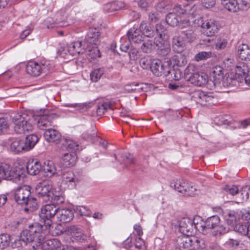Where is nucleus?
<instances>
[{
	"label": "nucleus",
	"instance_id": "obj_1",
	"mask_svg": "<svg viewBox=\"0 0 250 250\" xmlns=\"http://www.w3.org/2000/svg\"><path fill=\"white\" fill-rule=\"evenodd\" d=\"M50 229V227L41 222H35L30 225L28 229L22 231L21 237L25 242H35L36 247L41 245L42 250H74L72 247L63 245L57 239L47 240L42 243L49 233Z\"/></svg>",
	"mask_w": 250,
	"mask_h": 250
},
{
	"label": "nucleus",
	"instance_id": "obj_2",
	"mask_svg": "<svg viewBox=\"0 0 250 250\" xmlns=\"http://www.w3.org/2000/svg\"><path fill=\"white\" fill-rule=\"evenodd\" d=\"M195 227L203 234L211 233L213 235H217L226 232L225 227L217 215H213L208 218L205 221L196 224Z\"/></svg>",
	"mask_w": 250,
	"mask_h": 250
},
{
	"label": "nucleus",
	"instance_id": "obj_3",
	"mask_svg": "<svg viewBox=\"0 0 250 250\" xmlns=\"http://www.w3.org/2000/svg\"><path fill=\"white\" fill-rule=\"evenodd\" d=\"M25 176V170L23 167H14L5 163H0V181L1 180H20Z\"/></svg>",
	"mask_w": 250,
	"mask_h": 250
},
{
	"label": "nucleus",
	"instance_id": "obj_4",
	"mask_svg": "<svg viewBox=\"0 0 250 250\" xmlns=\"http://www.w3.org/2000/svg\"><path fill=\"white\" fill-rule=\"evenodd\" d=\"M140 47L141 50L145 53H150L156 47H158L159 53L162 56L167 55L170 51L169 45L165 42L159 41L156 37H155L154 41L149 40H144Z\"/></svg>",
	"mask_w": 250,
	"mask_h": 250
},
{
	"label": "nucleus",
	"instance_id": "obj_5",
	"mask_svg": "<svg viewBox=\"0 0 250 250\" xmlns=\"http://www.w3.org/2000/svg\"><path fill=\"white\" fill-rule=\"evenodd\" d=\"M195 25L201 27V32L205 36L212 37L218 31V23L214 19L201 17L194 21Z\"/></svg>",
	"mask_w": 250,
	"mask_h": 250
},
{
	"label": "nucleus",
	"instance_id": "obj_6",
	"mask_svg": "<svg viewBox=\"0 0 250 250\" xmlns=\"http://www.w3.org/2000/svg\"><path fill=\"white\" fill-rule=\"evenodd\" d=\"M190 234H185L178 237L177 242L180 249L183 248L193 249H203L205 247L203 240Z\"/></svg>",
	"mask_w": 250,
	"mask_h": 250
},
{
	"label": "nucleus",
	"instance_id": "obj_7",
	"mask_svg": "<svg viewBox=\"0 0 250 250\" xmlns=\"http://www.w3.org/2000/svg\"><path fill=\"white\" fill-rule=\"evenodd\" d=\"M13 122L14 130L18 134H24L33 130V126L26 113L16 114L13 117Z\"/></svg>",
	"mask_w": 250,
	"mask_h": 250
},
{
	"label": "nucleus",
	"instance_id": "obj_8",
	"mask_svg": "<svg viewBox=\"0 0 250 250\" xmlns=\"http://www.w3.org/2000/svg\"><path fill=\"white\" fill-rule=\"evenodd\" d=\"M57 211V208L53 204H47L43 206L41 209L39 215L40 222L51 228L52 225L51 219L56 215Z\"/></svg>",
	"mask_w": 250,
	"mask_h": 250
},
{
	"label": "nucleus",
	"instance_id": "obj_9",
	"mask_svg": "<svg viewBox=\"0 0 250 250\" xmlns=\"http://www.w3.org/2000/svg\"><path fill=\"white\" fill-rule=\"evenodd\" d=\"M191 98L196 103L203 105L214 104L216 100L211 93L201 90H195L191 93Z\"/></svg>",
	"mask_w": 250,
	"mask_h": 250
},
{
	"label": "nucleus",
	"instance_id": "obj_10",
	"mask_svg": "<svg viewBox=\"0 0 250 250\" xmlns=\"http://www.w3.org/2000/svg\"><path fill=\"white\" fill-rule=\"evenodd\" d=\"M81 183V179L71 171L64 172L62 176V184L69 189H74Z\"/></svg>",
	"mask_w": 250,
	"mask_h": 250
},
{
	"label": "nucleus",
	"instance_id": "obj_11",
	"mask_svg": "<svg viewBox=\"0 0 250 250\" xmlns=\"http://www.w3.org/2000/svg\"><path fill=\"white\" fill-rule=\"evenodd\" d=\"M49 69V63L46 62L44 63L30 62L26 67L27 73L33 76H38L42 72L46 73Z\"/></svg>",
	"mask_w": 250,
	"mask_h": 250
},
{
	"label": "nucleus",
	"instance_id": "obj_12",
	"mask_svg": "<svg viewBox=\"0 0 250 250\" xmlns=\"http://www.w3.org/2000/svg\"><path fill=\"white\" fill-rule=\"evenodd\" d=\"M57 117L56 114L50 113L48 111L44 110L42 115H37V126L42 130L45 131L52 125V120Z\"/></svg>",
	"mask_w": 250,
	"mask_h": 250
},
{
	"label": "nucleus",
	"instance_id": "obj_13",
	"mask_svg": "<svg viewBox=\"0 0 250 250\" xmlns=\"http://www.w3.org/2000/svg\"><path fill=\"white\" fill-rule=\"evenodd\" d=\"M52 187L48 182L43 181L39 183L36 187V192L41 196H46L51 200H55L59 195H54L52 191Z\"/></svg>",
	"mask_w": 250,
	"mask_h": 250
},
{
	"label": "nucleus",
	"instance_id": "obj_14",
	"mask_svg": "<svg viewBox=\"0 0 250 250\" xmlns=\"http://www.w3.org/2000/svg\"><path fill=\"white\" fill-rule=\"evenodd\" d=\"M196 218L192 220L188 217H184L182 218L179 221L180 231L181 233L186 234L192 235L194 230H197L195 227V225L199 223L196 222Z\"/></svg>",
	"mask_w": 250,
	"mask_h": 250
},
{
	"label": "nucleus",
	"instance_id": "obj_15",
	"mask_svg": "<svg viewBox=\"0 0 250 250\" xmlns=\"http://www.w3.org/2000/svg\"><path fill=\"white\" fill-rule=\"evenodd\" d=\"M31 192L29 187L24 186L17 188L15 193V200L16 202L23 205L30 197Z\"/></svg>",
	"mask_w": 250,
	"mask_h": 250
},
{
	"label": "nucleus",
	"instance_id": "obj_16",
	"mask_svg": "<svg viewBox=\"0 0 250 250\" xmlns=\"http://www.w3.org/2000/svg\"><path fill=\"white\" fill-rule=\"evenodd\" d=\"M60 153H62L65 151L75 152L79 150V145L76 142L70 139H64L57 146Z\"/></svg>",
	"mask_w": 250,
	"mask_h": 250
},
{
	"label": "nucleus",
	"instance_id": "obj_17",
	"mask_svg": "<svg viewBox=\"0 0 250 250\" xmlns=\"http://www.w3.org/2000/svg\"><path fill=\"white\" fill-rule=\"evenodd\" d=\"M208 80V76L204 72H196L188 78V81L191 83L199 86L207 84Z\"/></svg>",
	"mask_w": 250,
	"mask_h": 250
},
{
	"label": "nucleus",
	"instance_id": "obj_18",
	"mask_svg": "<svg viewBox=\"0 0 250 250\" xmlns=\"http://www.w3.org/2000/svg\"><path fill=\"white\" fill-rule=\"evenodd\" d=\"M152 72L154 75L159 76L162 74H166L167 72H169V67L168 66V62H167L166 64L162 63L160 60H157L152 64L151 67Z\"/></svg>",
	"mask_w": 250,
	"mask_h": 250
},
{
	"label": "nucleus",
	"instance_id": "obj_19",
	"mask_svg": "<svg viewBox=\"0 0 250 250\" xmlns=\"http://www.w3.org/2000/svg\"><path fill=\"white\" fill-rule=\"evenodd\" d=\"M100 33L95 28H90L87 33L85 38L86 45H97L99 41Z\"/></svg>",
	"mask_w": 250,
	"mask_h": 250
},
{
	"label": "nucleus",
	"instance_id": "obj_20",
	"mask_svg": "<svg viewBox=\"0 0 250 250\" xmlns=\"http://www.w3.org/2000/svg\"><path fill=\"white\" fill-rule=\"evenodd\" d=\"M61 164L64 167L73 166L77 160V155L75 152H63Z\"/></svg>",
	"mask_w": 250,
	"mask_h": 250
},
{
	"label": "nucleus",
	"instance_id": "obj_21",
	"mask_svg": "<svg viewBox=\"0 0 250 250\" xmlns=\"http://www.w3.org/2000/svg\"><path fill=\"white\" fill-rule=\"evenodd\" d=\"M174 12L176 13V15L179 17L182 15L186 14L187 12L188 11V17H191L192 18L194 17L196 14H195L197 10V7L194 6L191 8H190L189 6H182L181 5H179L175 6L174 8Z\"/></svg>",
	"mask_w": 250,
	"mask_h": 250
},
{
	"label": "nucleus",
	"instance_id": "obj_22",
	"mask_svg": "<svg viewBox=\"0 0 250 250\" xmlns=\"http://www.w3.org/2000/svg\"><path fill=\"white\" fill-rule=\"evenodd\" d=\"M57 212L56 216L58 220L62 223L69 222L73 218V213L71 209L57 208Z\"/></svg>",
	"mask_w": 250,
	"mask_h": 250
},
{
	"label": "nucleus",
	"instance_id": "obj_23",
	"mask_svg": "<svg viewBox=\"0 0 250 250\" xmlns=\"http://www.w3.org/2000/svg\"><path fill=\"white\" fill-rule=\"evenodd\" d=\"M44 136L47 141L58 144L61 138V134L55 129L48 128L44 132Z\"/></svg>",
	"mask_w": 250,
	"mask_h": 250
},
{
	"label": "nucleus",
	"instance_id": "obj_24",
	"mask_svg": "<svg viewBox=\"0 0 250 250\" xmlns=\"http://www.w3.org/2000/svg\"><path fill=\"white\" fill-rule=\"evenodd\" d=\"M66 49L68 53L71 56L83 53L85 49L82 47V42L79 41L71 42L66 44Z\"/></svg>",
	"mask_w": 250,
	"mask_h": 250
},
{
	"label": "nucleus",
	"instance_id": "obj_25",
	"mask_svg": "<svg viewBox=\"0 0 250 250\" xmlns=\"http://www.w3.org/2000/svg\"><path fill=\"white\" fill-rule=\"evenodd\" d=\"M129 41L135 44H139L142 42V35L140 34V30L133 27L130 28L127 33Z\"/></svg>",
	"mask_w": 250,
	"mask_h": 250
},
{
	"label": "nucleus",
	"instance_id": "obj_26",
	"mask_svg": "<svg viewBox=\"0 0 250 250\" xmlns=\"http://www.w3.org/2000/svg\"><path fill=\"white\" fill-rule=\"evenodd\" d=\"M235 72V78L238 81H241L243 80V77L249 73L248 65L243 62L238 63L234 67Z\"/></svg>",
	"mask_w": 250,
	"mask_h": 250
},
{
	"label": "nucleus",
	"instance_id": "obj_27",
	"mask_svg": "<svg viewBox=\"0 0 250 250\" xmlns=\"http://www.w3.org/2000/svg\"><path fill=\"white\" fill-rule=\"evenodd\" d=\"M71 237L76 241L83 242L86 239V236L84 235L81 229L76 226H71L68 229Z\"/></svg>",
	"mask_w": 250,
	"mask_h": 250
},
{
	"label": "nucleus",
	"instance_id": "obj_28",
	"mask_svg": "<svg viewBox=\"0 0 250 250\" xmlns=\"http://www.w3.org/2000/svg\"><path fill=\"white\" fill-rule=\"evenodd\" d=\"M10 149L12 151L16 153L27 152L25 144L23 140L21 139L13 140L10 144Z\"/></svg>",
	"mask_w": 250,
	"mask_h": 250
},
{
	"label": "nucleus",
	"instance_id": "obj_29",
	"mask_svg": "<svg viewBox=\"0 0 250 250\" xmlns=\"http://www.w3.org/2000/svg\"><path fill=\"white\" fill-rule=\"evenodd\" d=\"M183 36H175L172 41V47L174 50L178 53L182 52L186 46L185 41Z\"/></svg>",
	"mask_w": 250,
	"mask_h": 250
},
{
	"label": "nucleus",
	"instance_id": "obj_30",
	"mask_svg": "<svg viewBox=\"0 0 250 250\" xmlns=\"http://www.w3.org/2000/svg\"><path fill=\"white\" fill-rule=\"evenodd\" d=\"M223 71L222 68L218 66L213 68L210 74V80L214 83V85L216 86L220 83L223 78Z\"/></svg>",
	"mask_w": 250,
	"mask_h": 250
},
{
	"label": "nucleus",
	"instance_id": "obj_31",
	"mask_svg": "<svg viewBox=\"0 0 250 250\" xmlns=\"http://www.w3.org/2000/svg\"><path fill=\"white\" fill-rule=\"evenodd\" d=\"M238 55L242 60H250V48L246 44H242L238 46Z\"/></svg>",
	"mask_w": 250,
	"mask_h": 250
},
{
	"label": "nucleus",
	"instance_id": "obj_32",
	"mask_svg": "<svg viewBox=\"0 0 250 250\" xmlns=\"http://www.w3.org/2000/svg\"><path fill=\"white\" fill-rule=\"evenodd\" d=\"M86 45L87 47L84 52H86L87 58L88 60L96 59L101 57L100 51L96 45Z\"/></svg>",
	"mask_w": 250,
	"mask_h": 250
},
{
	"label": "nucleus",
	"instance_id": "obj_33",
	"mask_svg": "<svg viewBox=\"0 0 250 250\" xmlns=\"http://www.w3.org/2000/svg\"><path fill=\"white\" fill-rule=\"evenodd\" d=\"M169 62L170 64L173 66L176 65L180 67L184 66L187 63L186 56L182 54L173 56L169 60Z\"/></svg>",
	"mask_w": 250,
	"mask_h": 250
},
{
	"label": "nucleus",
	"instance_id": "obj_34",
	"mask_svg": "<svg viewBox=\"0 0 250 250\" xmlns=\"http://www.w3.org/2000/svg\"><path fill=\"white\" fill-rule=\"evenodd\" d=\"M41 164L37 161H32L28 163L26 169L30 175H36L39 174L41 170Z\"/></svg>",
	"mask_w": 250,
	"mask_h": 250
},
{
	"label": "nucleus",
	"instance_id": "obj_35",
	"mask_svg": "<svg viewBox=\"0 0 250 250\" xmlns=\"http://www.w3.org/2000/svg\"><path fill=\"white\" fill-rule=\"evenodd\" d=\"M42 170L45 175L48 177H51L57 174L54 164L50 161L44 163V165L42 166Z\"/></svg>",
	"mask_w": 250,
	"mask_h": 250
},
{
	"label": "nucleus",
	"instance_id": "obj_36",
	"mask_svg": "<svg viewBox=\"0 0 250 250\" xmlns=\"http://www.w3.org/2000/svg\"><path fill=\"white\" fill-rule=\"evenodd\" d=\"M139 30L140 32L146 37L151 38L155 35V32L153 30L149 24L142 21L140 25Z\"/></svg>",
	"mask_w": 250,
	"mask_h": 250
},
{
	"label": "nucleus",
	"instance_id": "obj_37",
	"mask_svg": "<svg viewBox=\"0 0 250 250\" xmlns=\"http://www.w3.org/2000/svg\"><path fill=\"white\" fill-rule=\"evenodd\" d=\"M23 141L24 144H25L26 151H28L35 146L39 141V138L37 135L33 134L27 136L25 139L23 140Z\"/></svg>",
	"mask_w": 250,
	"mask_h": 250
},
{
	"label": "nucleus",
	"instance_id": "obj_38",
	"mask_svg": "<svg viewBox=\"0 0 250 250\" xmlns=\"http://www.w3.org/2000/svg\"><path fill=\"white\" fill-rule=\"evenodd\" d=\"M146 86L144 83H131L127 84L125 86V90L128 93L132 92H141L144 90L145 87Z\"/></svg>",
	"mask_w": 250,
	"mask_h": 250
},
{
	"label": "nucleus",
	"instance_id": "obj_39",
	"mask_svg": "<svg viewBox=\"0 0 250 250\" xmlns=\"http://www.w3.org/2000/svg\"><path fill=\"white\" fill-rule=\"evenodd\" d=\"M23 205L26 206L25 208V210H29L31 212L36 210L38 207L36 199L31 196H30L27 199V202L24 203Z\"/></svg>",
	"mask_w": 250,
	"mask_h": 250
},
{
	"label": "nucleus",
	"instance_id": "obj_40",
	"mask_svg": "<svg viewBox=\"0 0 250 250\" xmlns=\"http://www.w3.org/2000/svg\"><path fill=\"white\" fill-rule=\"evenodd\" d=\"M111 106V103L109 101H106L99 103L97 107L96 113L98 116L103 115Z\"/></svg>",
	"mask_w": 250,
	"mask_h": 250
},
{
	"label": "nucleus",
	"instance_id": "obj_41",
	"mask_svg": "<svg viewBox=\"0 0 250 250\" xmlns=\"http://www.w3.org/2000/svg\"><path fill=\"white\" fill-rule=\"evenodd\" d=\"M166 20L168 24L175 26L178 25L180 18L176 15L175 12H170L166 16Z\"/></svg>",
	"mask_w": 250,
	"mask_h": 250
},
{
	"label": "nucleus",
	"instance_id": "obj_42",
	"mask_svg": "<svg viewBox=\"0 0 250 250\" xmlns=\"http://www.w3.org/2000/svg\"><path fill=\"white\" fill-rule=\"evenodd\" d=\"M187 183L184 180H176L171 183L172 186L177 190L179 192H183L184 190H186V186Z\"/></svg>",
	"mask_w": 250,
	"mask_h": 250
},
{
	"label": "nucleus",
	"instance_id": "obj_43",
	"mask_svg": "<svg viewBox=\"0 0 250 250\" xmlns=\"http://www.w3.org/2000/svg\"><path fill=\"white\" fill-rule=\"evenodd\" d=\"M104 73L103 68H100L94 69L90 74V79L93 82H98Z\"/></svg>",
	"mask_w": 250,
	"mask_h": 250
},
{
	"label": "nucleus",
	"instance_id": "obj_44",
	"mask_svg": "<svg viewBox=\"0 0 250 250\" xmlns=\"http://www.w3.org/2000/svg\"><path fill=\"white\" fill-rule=\"evenodd\" d=\"M239 3L236 0H232L225 4V8L232 12H236L240 10Z\"/></svg>",
	"mask_w": 250,
	"mask_h": 250
},
{
	"label": "nucleus",
	"instance_id": "obj_45",
	"mask_svg": "<svg viewBox=\"0 0 250 250\" xmlns=\"http://www.w3.org/2000/svg\"><path fill=\"white\" fill-rule=\"evenodd\" d=\"M92 103L84 104H66L64 106L68 107L74 108L76 110L86 109L92 106Z\"/></svg>",
	"mask_w": 250,
	"mask_h": 250
},
{
	"label": "nucleus",
	"instance_id": "obj_46",
	"mask_svg": "<svg viewBox=\"0 0 250 250\" xmlns=\"http://www.w3.org/2000/svg\"><path fill=\"white\" fill-rule=\"evenodd\" d=\"M225 220L227 223L233 226L236 220V216L234 211H227L225 214Z\"/></svg>",
	"mask_w": 250,
	"mask_h": 250
},
{
	"label": "nucleus",
	"instance_id": "obj_47",
	"mask_svg": "<svg viewBox=\"0 0 250 250\" xmlns=\"http://www.w3.org/2000/svg\"><path fill=\"white\" fill-rule=\"evenodd\" d=\"M228 44L226 39L218 38L214 40V46L215 49L221 50L224 49Z\"/></svg>",
	"mask_w": 250,
	"mask_h": 250
},
{
	"label": "nucleus",
	"instance_id": "obj_48",
	"mask_svg": "<svg viewBox=\"0 0 250 250\" xmlns=\"http://www.w3.org/2000/svg\"><path fill=\"white\" fill-rule=\"evenodd\" d=\"M10 242V236L7 234L0 235V249H4L9 246Z\"/></svg>",
	"mask_w": 250,
	"mask_h": 250
},
{
	"label": "nucleus",
	"instance_id": "obj_49",
	"mask_svg": "<svg viewBox=\"0 0 250 250\" xmlns=\"http://www.w3.org/2000/svg\"><path fill=\"white\" fill-rule=\"evenodd\" d=\"M29 242L23 241L20 236V239L15 240L12 243L11 246L13 249L15 250H22L24 246H25Z\"/></svg>",
	"mask_w": 250,
	"mask_h": 250
},
{
	"label": "nucleus",
	"instance_id": "obj_50",
	"mask_svg": "<svg viewBox=\"0 0 250 250\" xmlns=\"http://www.w3.org/2000/svg\"><path fill=\"white\" fill-rule=\"evenodd\" d=\"M240 195V198L242 201L247 200L249 197V193L250 192V186H246L242 188V189L239 191Z\"/></svg>",
	"mask_w": 250,
	"mask_h": 250
},
{
	"label": "nucleus",
	"instance_id": "obj_51",
	"mask_svg": "<svg viewBox=\"0 0 250 250\" xmlns=\"http://www.w3.org/2000/svg\"><path fill=\"white\" fill-rule=\"evenodd\" d=\"M171 75V78L175 81H178L181 78L182 72L181 70L177 69H170L169 68V72H167L166 75Z\"/></svg>",
	"mask_w": 250,
	"mask_h": 250
},
{
	"label": "nucleus",
	"instance_id": "obj_52",
	"mask_svg": "<svg viewBox=\"0 0 250 250\" xmlns=\"http://www.w3.org/2000/svg\"><path fill=\"white\" fill-rule=\"evenodd\" d=\"M166 29L161 24H157L156 25V31L155 34H157L159 38L160 39H158L159 41H163V38L165 37V35Z\"/></svg>",
	"mask_w": 250,
	"mask_h": 250
},
{
	"label": "nucleus",
	"instance_id": "obj_53",
	"mask_svg": "<svg viewBox=\"0 0 250 250\" xmlns=\"http://www.w3.org/2000/svg\"><path fill=\"white\" fill-rule=\"evenodd\" d=\"M223 189L232 196L239 194L238 188L234 185H226L223 188Z\"/></svg>",
	"mask_w": 250,
	"mask_h": 250
},
{
	"label": "nucleus",
	"instance_id": "obj_54",
	"mask_svg": "<svg viewBox=\"0 0 250 250\" xmlns=\"http://www.w3.org/2000/svg\"><path fill=\"white\" fill-rule=\"evenodd\" d=\"M182 35L185 37V40L188 42H192L196 39V35L192 30H188L184 31Z\"/></svg>",
	"mask_w": 250,
	"mask_h": 250
},
{
	"label": "nucleus",
	"instance_id": "obj_55",
	"mask_svg": "<svg viewBox=\"0 0 250 250\" xmlns=\"http://www.w3.org/2000/svg\"><path fill=\"white\" fill-rule=\"evenodd\" d=\"M211 56L210 52L202 51L197 54L195 56V59L196 61H200L205 60L210 58Z\"/></svg>",
	"mask_w": 250,
	"mask_h": 250
},
{
	"label": "nucleus",
	"instance_id": "obj_56",
	"mask_svg": "<svg viewBox=\"0 0 250 250\" xmlns=\"http://www.w3.org/2000/svg\"><path fill=\"white\" fill-rule=\"evenodd\" d=\"M235 229L242 234L247 235L248 226L246 225L238 224L235 226Z\"/></svg>",
	"mask_w": 250,
	"mask_h": 250
},
{
	"label": "nucleus",
	"instance_id": "obj_57",
	"mask_svg": "<svg viewBox=\"0 0 250 250\" xmlns=\"http://www.w3.org/2000/svg\"><path fill=\"white\" fill-rule=\"evenodd\" d=\"M186 190H184L183 194L188 196H193L194 195V192L196 190V188L192 186L189 185L188 183L186 186Z\"/></svg>",
	"mask_w": 250,
	"mask_h": 250
},
{
	"label": "nucleus",
	"instance_id": "obj_58",
	"mask_svg": "<svg viewBox=\"0 0 250 250\" xmlns=\"http://www.w3.org/2000/svg\"><path fill=\"white\" fill-rule=\"evenodd\" d=\"M169 2L168 0H163L159 3L157 5V8L158 10H168L170 6Z\"/></svg>",
	"mask_w": 250,
	"mask_h": 250
},
{
	"label": "nucleus",
	"instance_id": "obj_59",
	"mask_svg": "<svg viewBox=\"0 0 250 250\" xmlns=\"http://www.w3.org/2000/svg\"><path fill=\"white\" fill-rule=\"evenodd\" d=\"M195 66L194 65L192 64H189L187 67L186 68L185 70V75L186 76L187 78L188 79V75H192L194 73H196V72H195Z\"/></svg>",
	"mask_w": 250,
	"mask_h": 250
},
{
	"label": "nucleus",
	"instance_id": "obj_60",
	"mask_svg": "<svg viewBox=\"0 0 250 250\" xmlns=\"http://www.w3.org/2000/svg\"><path fill=\"white\" fill-rule=\"evenodd\" d=\"M148 19L150 22H156L159 19V16L158 12H151L148 15Z\"/></svg>",
	"mask_w": 250,
	"mask_h": 250
},
{
	"label": "nucleus",
	"instance_id": "obj_61",
	"mask_svg": "<svg viewBox=\"0 0 250 250\" xmlns=\"http://www.w3.org/2000/svg\"><path fill=\"white\" fill-rule=\"evenodd\" d=\"M241 10H247L250 7V0H240L239 3Z\"/></svg>",
	"mask_w": 250,
	"mask_h": 250
},
{
	"label": "nucleus",
	"instance_id": "obj_62",
	"mask_svg": "<svg viewBox=\"0 0 250 250\" xmlns=\"http://www.w3.org/2000/svg\"><path fill=\"white\" fill-rule=\"evenodd\" d=\"M203 4L207 8L212 7L215 3V0H202Z\"/></svg>",
	"mask_w": 250,
	"mask_h": 250
},
{
	"label": "nucleus",
	"instance_id": "obj_63",
	"mask_svg": "<svg viewBox=\"0 0 250 250\" xmlns=\"http://www.w3.org/2000/svg\"><path fill=\"white\" fill-rule=\"evenodd\" d=\"M77 210L79 212L81 215H88L89 211L84 206H80L77 208Z\"/></svg>",
	"mask_w": 250,
	"mask_h": 250
},
{
	"label": "nucleus",
	"instance_id": "obj_64",
	"mask_svg": "<svg viewBox=\"0 0 250 250\" xmlns=\"http://www.w3.org/2000/svg\"><path fill=\"white\" fill-rule=\"evenodd\" d=\"M8 127L7 122L4 119L0 120V130L1 132H4Z\"/></svg>",
	"mask_w": 250,
	"mask_h": 250
}]
</instances>
